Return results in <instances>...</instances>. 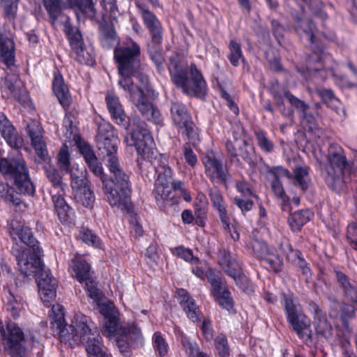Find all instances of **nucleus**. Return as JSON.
Instances as JSON below:
<instances>
[{
    "label": "nucleus",
    "instance_id": "34",
    "mask_svg": "<svg viewBox=\"0 0 357 357\" xmlns=\"http://www.w3.org/2000/svg\"><path fill=\"white\" fill-rule=\"evenodd\" d=\"M60 192L61 191L59 190L57 192L53 194V190H51L52 199L60 220L63 222H67L70 216V207Z\"/></svg>",
    "mask_w": 357,
    "mask_h": 357
},
{
    "label": "nucleus",
    "instance_id": "43",
    "mask_svg": "<svg viewBox=\"0 0 357 357\" xmlns=\"http://www.w3.org/2000/svg\"><path fill=\"white\" fill-rule=\"evenodd\" d=\"M171 251L173 255L190 263L192 266L198 265L199 263V259L193 256L192 250L184 246H178L172 248Z\"/></svg>",
    "mask_w": 357,
    "mask_h": 357
},
{
    "label": "nucleus",
    "instance_id": "57",
    "mask_svg": "<svg viewBox=\"0 0 357 357\" xmlns=\"http://www.w3.org/2000/svg\"><path fill=\"white\" fill-rule=\"evenodd\" d=\"M173 187L175 193L179 194L185 201L190 202L192 200L190 193L185 189L183 182L181 181H174Z\"/></svg>",
    "mask_w": 357,
    "mask_h": 357
},
{
    "label": "nucleus",
    "instance_id": "49",
    "mask_svg": "<svg viewBox=\"0 0 357 357\" xmlns=\"http://www.w3.org/2000/svg\"><path fill=\"white\" fill-rule=\"evenodd\" d=\"M101 43L105 48H111L116 42V33L113 28H100Z\"/></svg>",
    "mask_w": 357,
    "mask_h": 357
},
{
    "label": "nucleus",
    "instance_id": "19",
    "mask_svg": "<svg viewBox=\"0 0 357 357\" xmlns=\"http://www.w3.org/2000/svg\"><path fill=\"white\" fill-rule=\"evenodd\" d=\"M71 187L75 200L86 207L91 206L95 201L93 192L88 185L84 171L79 174L72 173Z\"/></svg>",
    "mask_w": 357,
    "mask_h": 357
},
{
    "label": "nucleus",
    "instance_id": "31",
    "mask_svg": "<svg viewBox=\"0 0 357 357\" xmlns=\"http://www.w3.org/2000/svg\"><path fill=\"white\" fill-rule=\"evenodd\" d=\"M2 96L6 98H13L21 104H26L29 101V97L26 94H22L17 86V83H13V80L8 77H5L2 81L1 86Z\"/></svg>",
    "mask_w": 357,
    "mask_h": 357
},
{
    "label": "nucleus",
    "instance_id": "11",
    "mask_svg": "<svg viewBox=\"0 0 357 357\" xmlns=\"http://www.w3.org/2000/svg\"><path fill=\"white\" fill-rule=\"evenodd\" d=\"M105 319V335L109 337H116V344L121 352H127L132 344H141L142 343V333L137 326H132L128 330H120L117 314Z\"/></svg>",
    "mask_w": 357,
    "mask_h": 357
},
{
    "label": "nucleus",
    "instance_id": "54",
    "mask_svg": "<svg viewBox=\"0 0 357 357\" xmlns=\"http://www.w3.org/2000/svg\"><path fill=\"white\" fill-rule=\"evenodd\" d=\"M0 196L5 201L13 203L16 206L20 205L21 203L20 199L14 195L13 190L4 184H0Z\"/></svg>",
    "mask_w": 357,
    "mask_h": 357
},
{
    "label": "nucleus",
    "instance_id": "36",
    "mask_svg": "<svg viewBox=\"0 0 357 357\" xmlns=\"http://www.w3.org/2000/svg\"><path fill=\"white\" fill-rule=\"evenodd\" d=\"M0 131L2 137L10 147L19 149L22 146V140L17 137L16 130L10 123L0 127Z\"/></svg>",
    "mask_w": 357,
    "mask_h": 357
},
{
    "label": "nucleus",
    "instance_id": "60",
    "mask_svg": "<svg viewBox=\"0 0 357 357\" xmlns=\"http://www.w3.org/2000/svg\"><path fill=\"white\" fill-rule=\"evenodd\" d=\"M234 203L242 211H249L253 206V202L250 199V197H247V199L235 197Z\"/></svg>",
    "mask_w": 357,
    "mask_h": 357
},
{
    "label": "nucleus",
    "instance_id": "63",
    "mask_svg": "<svg viewBox=\"0 0 357 357\" xmlns=\"http://www.w3.org/2000/svg\"><path fill=\"white\" fill-rule=\"evenodd\" d=\"M237 190L245 197H254L251 188L248 183L245 181H239L236 185Z\"/></svg>",
    "mask_w": 357,
    "mask_h": 357
},
{
    "label": "nucleus",
    "instance_id": "29",
    "mask_svg": "<svg viewBox=\"0 0 357 357\" xmlns=\"http://www.w3.org/2000/svg\"><path fill=\"white\" fill-rule=\"evenodd\" d=\"M176 296L188 317L193 322L198 321L200 315L199 310L188 293L185 289H181L177 290Z\"/></svg>",
    "mask_w": 357,
    "mask_h": 357
},
{
    "label": "nucleus",
    "instance_id": "27",
    "mask_svg": "<svg viewBox=\"0 0 357 357\" xmlns=\"http://www.w3.org/2000/svg\"><path fill=\"white\" fill-rule=\"evenodd\" d=\"M87 294L96 303L100 312L105 319L117 314L113 303L102 296L97 286L88 287Z\"/></svg>",
    "mask_w": 357,
    "mask_h": 357
},
{
    "label": "nucleus",
    "instance_id": "23",
    "mask_svg": "<svg viewBox=\"0 0 357 357\" xmlns=\"http://www.w3.org/2000/svg\"><path fill=\"white\" fill-rule=\"evenodd\" d=\"M252 248L257 257L268 265V268L275 272L281 270L282 261L275 253L274 248L268 247L265 242L257 240L253 241Z\"/></svg>",
    "mask_w": 357,
    "mask_h": 357
},
{
    "label": "nucleus",
    "instance_id": "17",
    "mask_svg": "<svg viewBox=\"0 0 357 357\" xmlns=\"http://www.w3.org/2000/svg\"><path fill=\"white\" fill-rule=\"evenodd\" d=\"M218 263L241 289L245 291H248L249 280L242 273L240 264L231 256L230 252L225 250H221L219 254Z\"/></svg>",
    "mask_w": 357,
    "mask_h": 357
},
{
    "label": "nucleus",
    "instance_id": "10",
    "mask_svg": "<svg viewBox=\"0 0 357 357\" xmlns=\"http://www.w3.org/2000/svg\"><path fill=\"white\" fill-rule=\"evenodd\" d=\"M97 142L109 172L122 169L116 155L119 140L112 125L103 123L99 126Z\"/></svg>",
    "mask_w": 357,
    "mask_h": 357
},
{
    "label": "nucleus",
    "instance_id": "28",
    "mask_svg": "<svg viewBox=\"0 0 357 357\" xmlns=\"http://www.w3.org/2000/svg\"><path fill=\"white\" fill-rule=\"evenodd\" d=\"M3 299L7 310L14 319L17 318L24 310V303L15 288L6 289Z\"/></svg>",
    "mask_w": 357,
    "mask_h": 357
},
{
    "label": "nucleus",
    "instance_id": "61",
    "mask_svg": "<svg viewBox=\"0 0 357 357\" xmlns=\"http://www.w3.org/2000/svg\"><path fill=\"white\" fill-rule=\"evenodd\" d=\"M234 138L236 141V146L240 147L242 144H246L245 139L244 138V129L241 125H237L233 132Z\"/></svg>",
    "mask_w": 357,
    "mask_h": 357
},
{
    "label": "nucleus",
    "instance_id": "45",
    "mask_svg": "<svg viewBox=\"0 0 357 357\" xmlns=\"http://www.w3.org/2000/svg\"><path fill=\"white\" fill-rule=\"evenodd\" d=\"M181 342L188 357H209L201 352L197 344L191 342L185 335H181Z\"/></svg>",
    "mask_w": 357,
    "mask_h": 357
},
{
    "label": "nucleus",
    "instance_id": "41",
    "mask_svg": "<svg viewBox=\"0 0 357 357\" xmlns=\"http://www.w3.org/2000/svg\"><path fill=\"white\" fill-rule=\"evenodd\" d=\"M294 183L302 190H305L310 184L308 168L307 167H296L294 170Z\"/></svg>",
    "mask_w": 357,
    "mask_h": 357
},
{
    "label": "nucleus",
    "instance_id": "50",
    "mask_svg": "<svg viewBox=\"0 0 357 357\" xmlns=\"http://www.w3.org/2000/svg\"><path fill=\"white\" fill-rule=\"evenodd\" d=\"M336 276L338 282L344 288L346 294L357 303V291L348 282L346 275L340 271H337Z\"/></svg>",
    "mask_w": 357,
    "mask_h": 357
},
{
    "label": "nucleus",
    "instance_id": "38",
    "mask_svg": "<svg viewBox=\"0 0 357 357\" xmlns=\"http://www.w3.org/2000/svg\"><path fill=\"white\" fill-rule=\"evenodd\" d=\"M102 6L104 10L103 20L105 23L109 22L112 26L118 22L120 13L116 5L115 0H102Z\"/></svg>",
    "mask_w": 357,
    "mask_h": 357
},
{
    "label": "nucleus",
    "instance_id": "3",
    "mask_svg": "<svg viewBox=\"0 0 357 357\" xmlns=\"http://www.w3.org/2000/svg\"><path fill=\"white\" fill-rule=\"evenodd\" d=\"M105 101L113 121L128 130L125 144L128 146H135L142 159L151 161L154 156L155 144L146 124L138 118H133L128 123L123 106L114 93H108Z\"/></svg>",
    "mask_w": 357,
    "mask_h": 357
},
{
    "label": "nucleus",
    "instance_id": "22",
    "mask_svg": "<svg viewBox=\"0 0 357 357\" xmlns=\"http://www.w3.org/2000/svg\"><path fill=\"white\" fill-rule=\"evenodd\" d=\"M206 276L211 284V293L218 304L228 311L233 310V301L230 293L222 287V280L216 271L210 270Z\"/></svg>",
    "mask_w": 357,
    "mask_h": 357
},
{
    "label": "nucleus",
    "instance_id": "62",
    "mask_svg": "<svg viewBox=\"0 0 357 357\" xmlns=\"http://www.w3.org/2000/svg\"><path fill=\"white\" fill-rule=\"evenodd\" d=\"M317 93L326 104H329L331 102L334 100H337L335 97L333 92L330 89H317Z\"/></svg>",
    "mask_w": 357,
    "mask_h": 357
},
{
    "label": "nucleus",
    "instance_id": "42",
    "mask_svg": "<svg viewBox=\"0 0 357 357\" xmlns=\"http://www.w3.org/2000/svg\"><path fill=\"white\" fill-rule=\"evenodd\" d=\"M78 238L89 245L96 248H102V244L100 238L87 228H82L79 231Z\"/></svg>",
    "mask_w": 357,
    "mask_h": 357
},
{
    "label": "nucleus",
    "instance_id": "24",
    "mask_svg": "<svg viewBox=\"0 0 357 357\" xmlns=\"http://www.w3.org/2000/svg\"><path fill=\"white\" fill-rule=\"evenodd\" d=\"M136 6L139 14L142 15L144 25L149 29L151 35L152 42L155 45L160 44L162 40V29L159 20L145 5L141 4L139 1H137Z\"/></svg>",
    "mask_w": 357,
    "mask_h": 357
},
{
    "label": "nucleus",
    "instance_id": "53",
    "mask_svg": "<svg viewBox=\"0 0 357 357\" xmlns=\"http://www.w3.org/2000/svg\"><path fill=\"white\" fill-rule=\"evenodd\" d=\"M215 347L220 357H229V348L225 335H220L215 338Z\"/></svg>",
    "mask_w": 357,
    "mask_h": 357
},
{
    "label": "nucleus",
    "instance_id": "14",
    "mask_svg": "<svg viewBox=\"0 0 357 357\" xmlns=\"http://www.w3.org/2000/svg\"><path fill=\"white\" fill-rule=\"evenodd\" d=\"M63 126L66 128V138L69 140H74L80 153L83 155L90 170L97 175H101L102 166L98 162L97 158L91 146L82 140L77 133H74L75 128L73 127V121L70 114H66L63 119Z\"/></svg>",
    "mask_w": 357,
    "mask_h": 357
},
{
    "label": "nucleus",
    "instance_id": "8",
    "mask_svg": "<svg viewBox=\"0 0 357 357\" xmlns=\"http://www.w3.org/2000/svg\"><path fill=\"white\" fill-rule=\"evenodd\" d=\"M155 166L157 179L155 183L154 195L156 202L160 207L174 206L178 203V199L175 198L172 179V172L170 167L165 160H158Z\"/></svg>",
    "mask_w": 357,
    "mask_h": 357
},
{
    "label": "nucleus",
    "instance_id": "7",
    "mask_svg": "<svg viewBox=\"0 0 357 357\" xmlns=\"http://www.w3.org/2000/svg\"><path fill=\"white\" fill-rule=\"evenodd\" d=\"M0 172L14 180L15 185L20 193L33 195L35 188L30 181L28 169L21 155L15 158L0 159Z\"/></svg>",
    "mask_w": 357,
    "mask_h": 357
},
{
    "label": "nucleus",
    "instance_id": "4",
    "mask_svg": "<svg viewBox=\"0 0 357 357\" xmlns=\"http://www.w3.org/2000/svg\"><path fill=\"white\" fill-rule=\"evenodd\" d=\"M68 330L75 332L73 335L66 331L61 335L62 340L68 343V347L84 345L88 357H112L103 351L102 343L96 327L93 326L89 328L83 317L75 319L74 325L68 327Z\"/></svg>",
    "mask_w": 357,
    "mask_h": 357
},
{
    "label": "nucleus",
    "instance_id": "56",
    "mask_svg": "<svg viewBox=\"0 0 357 357\" xmlns=\"http://www.w3.org/2000/svg\"><path fill=\"white\" fill-rule=\"evenodd\" d=\"M257 143L259 147L266 152H271L273 149V143L266 137L265 133L262 131H258L255 133Z\"/></svg>",
    "mask_w": 357,
    "mask_h": 357
},
{
    "label": "nucleus",
    "instance_id": "9",
    "mask_svg": "<svg viewBox=\"0 0 357 357\" xmlns=\"http://www.w3.org/2000/svg\"><path fill=\"white\" fill-rule=\"evenodd\" d=\"M328 160L324 174L326 183L331 190L339 192L347 182L344 178L346 159L342 148L336 144L331 145Z\"/></svg>",
    "mask_w": 357,
    "mask_h": 357
},
{
    "label": "nucleus",
    "instance_id": "1",
    "mask_svg": "<svg viewBox=\"0 0 357 357\" xmlns=\"http://www.w3.org/2000/svg\"><path fill=\"white\" fill-rule=\"evenodd\" d=\"M114 54L121 76L119 84L144 118L155 124L160 123L162 121L160 113L153 107L148 98L151 93L148 77L138 71L140 54L139 45L130 40L126 45L116 48Z\"/></svg>",
    "mask_w": 357,
    "mask_h": 357
},
{
    "label": "nucleus",
    "instance_id": "5",
    "mask_svg": "<svg viewBox=\"0 0 357 357\" xmlns=\"http://www.w3.org/2000/svg\"><path fill=\"white\" fill-rule=\"evenodd\" d=\"M113 175L112 181L105 182L103 169L101 175L96 176L101 178L105 188V193L112 207L121 211L130 210V183L129 176L123 169L110 172Z\"/></svg>",
    "mask_w": 357,
    "mask_h": 357
},
{
    "label": "nucleus",
    "instance_id": "13",
    "mask_svg": "<svg viewBox=\"0 0 357 357\" xmlns=\"http://www.w3.org/2000/svg\"><path fill=\"white\" fill-rule=\"evenodd\" d=\"M0 333L12 357H26V349L33 343V339L25 338L22 329L15 323L8 324L6 331L0 326Z\"/></svg>",
    "mask_w": 357,
    "mask_h": 357
},
{
    "label": "nucleus",
    "instance_id": "21",
    "mask_svg": "<svg viewBox=\"0 0 357 357\" xmlns=\"http://www.w3.org/2000/svg\"><path fill=\"white\" fill-rule=\"evenodd\" d=\"M90 269L91 266L85 258L79 255H75L69 264L70 275L79 282L84 284L86 292H88V287L97 286L94 278L91 276Z\"/></svg>",
    "mask_w": 357,
    "mask_h": 357
},
{
    "label": "nucleus",
    "instance_id": "30",
    "mask_svg": "<svg viewBox=\"0 0 357 357\" xmlns=\"http://www.w3.org/2000/svg\"><path fill=\"white\" fill-rule=\"evenodd\" d=\"M269 172L274 177V180L271 183L273 192L278 198L282 199L284 202H288L289 198L285 194L280 179L284 177L291 178V174L287 169L282 167H273L269 170Z\"/></svg>",
    "mask_w": 357,
    "mask_h": 357
},
{
    "label": "nucleus",
    "instance_id": "39",
    "mask_svg": "<svg viewBox=\"0 0 357 357\" xmlns=\"http://www.w3.org/2000/svg\"><path fill=\"white\" fill-rule=\"evenodd\" d=\"M283 249L286 252L287 260L296 266H299L303 270V274L306 275L310 274V268L307 267L306 262L302 258L300 251L293 250L288 244L285 245Z\"/></svg>",
    "mask_w": 357,
    "mask_h": 357
},
{
    "label": "nucleus",
    "instance_id": "47",
    "mask_svg": "<svg viewBox=\"0 0 357 357\" xmlns=\"http://www.w3.org/2000/svg\"><path fill=\"white\" fill-rule=\"evenodd\" d=\"M295 29L299 34H301V32H303V36H305L310 43L314 42L315 36L314 27L310 21L303 20L299 24L295 26Z\"/></svg>",
    "mask_w": 357,
    "mask_h": 357
},
{
    "label": "nucleus",
    "instance_id": "44",
    "mask_svg": "<svg viewBox=\"0 0 357 357\" xmlns=\"http://www.w3.org/2000/svg\"><path fill=\"white\" fill-rule=\"evenodd\" d=\"M45 172L48 179L54 186L53 190H60L64 192L65 188H67L66 185L62 183L61 177L58 171L51 165L45 167Z\"/></svg>",
    "mask_w": 357,
    "mask_h": 357
},
{
    "label": "nucleus",
    "instance_id": "59",
    "mask_svg": "<svg viewBox=\"0 0 357 357\" xmlns=\"http://www.w3.org/2000/svg\"><path fill=\"white\" fill-rule=\"evenodd\" d=\"M347 238L351 245L357 250V225L350 224L347 227Z\"/></svg>",
    "mask_w": 357,
    "mask_h": 357
},
{
    "label": "nucleus",
    "instance_id": "15",
    "mask_svg": "<svg viewBox=\"0 0 357 357\" xmlns=\"http://www.w3.org/2000/svg\"><path fill=\"white\" fill-rule=\"evenodd\" d=\"M72 52L80 63L93 66L95 63L94 50L89 41L84 42L79 31L73 28L66 31Z\"/></svg>",
    "mask_w": 357,
    "mask_h": 357
},
{
    "label": "nucleus",
    "instance_id": "40",
    "mask_svg": "<svg viewBox=\"0 0 357 357\" xmlns=\"http://www.w3.org/2000/svg\"><path fill=\"white\" fill-rule=\"evenodd\" d=\"M58 160L61 169L66 172H70L71 174L72 173L79 174V172L84 171L83 169H79L78 167L75 168V166L70 168V155L66 144H63L58 154Z\"/></svg>",
    "mask_w": 357,
    "mask_h": 357
},
{
    "label": "nucleus",
    "instance_id": "33",
    "mask_svg": "<svg viewBox=\"0 0 357 357\" xmlns=\"http://www.w3.org/2000/svg\"><path fill=\"white\" fill-rule=\"evenodd\" d=\"M172 117L174 123L181 128L191 121V117L184 105L174 102L171 108Z\"/></svg>",
    "mask_w": 357,
    "mask_h": 357
},
{
    "label": "nucleus",
    "instance_id": "12",
    "mask_svg": "<svg viewBox=\"0 0 357 357\" xmlns=\"http://www.w3.org/2000/svg\"><path fill=\"white\" fill-rule=\"evenodd\" d=\"M284 308L287 319L297 335L303 340L311 337V322L310 319L302 312L296 299L291 296L284 298Z\"/></svg>",
    "mask_w": 357,
    "mask_h": 357
},
{
    "label": "nucleus",
    "instance_id": "18",
    "mask_svg": "<svg viewBox=\"0 0 357 357\" xmlns=\"http://www.w3.org/2000/svg\"><path fill=\"white\" fill-rule=\"evenodd\" d=\"M52 314L51 315V326L52 329L56 330L58 335L59 339L60 342L67 346H68V343L63 341L61 338V335L63 334V332L66 331H68V333L70 335H73V333L75 332H70L68 330V327L71 326L72 325H74V322L75 319H77L79 317H83L85 319L86 324L89 326V328H91L93 326H94L93 323L91 321L90 319L86 317L83 314H76L73 316L72 319L70 320V324H66L65 319H64V313H63V307L59 304L53 305L52 307Z\"/></svg>",
    "mask_w": 357,
    "mask_h": 357
},
{
    "label": "nucleus",
    "instance_id": "52",
    "mask_svg": "<svg viewBox=\"0 0 357 357\" xmlns=\"http://www.w3.org/2000/svg\"><path fill=\"white\" fill-rule=\"evenodd\" d=\"M18 0H0L1 6L3 9L4 15L9 20H13L16 15Z\"/></svg>",
    "mask_w": 357,
    "mask_h": 357
},
{
    "label": "nucleus",
    "instance_id": "64",
    "mask_svg": "<svg viewBox=\"0 0 357 357\" xmlns=\"http://www.w3.org/2000/svg\"><path fill=\"white\" fill-rule=\"evenodd\" d=\"M183 155L185 162L192 167H194L197 162V158L193 151L188 146L184 147Z\"/></svg>",
    "mask_w": 357,
    "mask_h": 357
},
{
    "label": "nucleus",
    "instance_id": "6",
    "mask_svg": "<svg viewBox=\"0 0 357 357\" xmlns=\"http://www.w3.org/2000/svg\"><path fill=\"white\" fill-rule=\"evenodd\" d=\"M169 70L173 82L183 93L198 97L205 95L206 84L195 65L191 64L188 69L183 70L180 66L171 61Z\"/></svg>",
    "mask_w": 357,
    "mask_h": 357
},
{
    "label": "nucleus",
    "instance_id": "35",
    "mask_svg": "<svg viewBox=\"0 0 357 357\" xmlns=\"http://www.w3.org/2000/svg\"><path fill=\"white\" fill-rule=\"evenodd\" d=\"M14 43L8 38H0V59L8 66L14 63Z\"/></svg>",
    "mask_w": 357,
    "mask_h": 357
},
{
    "label": "nucleus",
    "instance_id": "51",
    "mask_svg": "<svg viewBox=\"0 0 357 357\" xmlns=\"http://www.w3.org/2000/svg\"><path fill=\"white\" fill-rule=\"evenodd\" d=\"M180 129L182 130L183 132L185 133L189 142L193 146H195L199 142V137L198 130L192 121L184 125Z\"/></svg>",
    "mask_w": 357,
    "mask_h": 357
},
{
    "label": "nucleus",
    "instance_id": "46",
    "mask_svg": "<svg viewBox=\"0 0 357 357\" xmlns=\"http://www.w3.org/2000/svg\"><path fill=\"white\" fill-rule=\"evenodd\" d=\"M152 341L153 347L156 354L160 356H164L167 354L169 351V345L160 333H154Z\"/></svg>",
    "mask_w": 357,
    "mask_h": 357
},
{
    "label": "nucleus",
    "instance_id": "55",
    "mask_svg": "<svg viewBox=\"0 0 357 357\" xmlns=\"http://www.w3.org/2000/svg\"><path fill=\"white\" fill-rule=\"evenodd\" d=\"M284 97L289 100V103L292 106L298 109V111L301 112V115L303 117L304 119H307L306 111L308 106L304 102L298 99L288 92L284 93Z\"/></svg>",
    "mask_w": 357,
    "mask_h": 357
},
{
    "label": "nucleus",
    "instance_id": "37",
    "mask_svg": "<svg viewBox=\"0 0 357 357\" xmlns=\"http://www.w3.org/2000/svg\"><path fill=\"white\" fill-rule=\"evenodd\" d=\"M312 213L309 210H301L294 212L289 218V223L294 231H299L312 217Z\"/></svg>",
    "mask_w": 357,
    "mask_h": 357
},
{
    "label": "nucleus",
    "instance_id": "20",
    "mask_svg": "<svg viewBox=\"0 0 357 357\" xmlns=\"http://www.w3.org/2000/svg\"><path fill=\"white\" fill-rule=\"evenodd\" d=\"M209 196L213 206L218 211L220 220L224 225L225 229L229 233L231 238L236 241L239 234L236 229V223L231 221L227 211L225 202L220 191L217 188H212L210 190Z\"/></svg>",
    "mask_w": 357,
    "mask_h": 357
},
{
    "label": "nucleus",
    "instance_id": "32",
    "mask_svg": "<svg viewBox=\"0 0 357 357\" xmlns=\"http://www.w3.org/2000/svg\"><path fill=\"white\" fill-rule=\"evenodd\" d=\"M52 88L60 104L63 107L68 106L70 102L69 91L67 86L64 84L63 79L61 75L54 74Z\"/></svg>",
    "mask_w": 357,
    "mask_h": 357
},
{
    "label": "nucleus",
    "instance_id": "48",
    "mask_svg": "<svg viewBox=\"0 0 357 357\" xmlns=\"http://www.w3.org/2000/svg\"><path fill=\"white\" fill-rule=\"evenodd\" d=\"M229 47V54L228 59L233 66H237L241 61H243L241 45L234 40H231Z\"/></svg>",
    "mask_w": 357,
    "mask_h": 357
},
{
    "label": "nucleus",
    "instance_id": "2",
    "mask_svg": "<svg viewBox=\"0 0 357 357\" xmlns=\"http://www.w3.org/2000/svg\"><path fill=\"white\" fill-rule=\"evenodd\" d=\"M8 227L13 239L16 240L18 238L28 246L24 248L15 244L13 248L19 271L25 275L40 271L37 278L39 296L45 305L50 306L56 298L57 281L53 278L49 268L41 266L40 257L42 250L38 241L28 227L16 220L8 222Z\"/></svg>",
    "mask_w": 357,
    "mask_h": 357
},
{
    "label": "nucleus",
    "instance_id": "16",
    "mask_svg": "<svg viewBox=\"0 0 357 357\" xmlns=\"http://www.w3.org/2000/svg\"><path fill=\"white\" fill-rule=\"evenodd\" d=\"M44 6L50 17L55 20L63 9L77 8L86 17L94 16V8L91 0H43Z\"/></svg>",
    "mask_w": 357,
    "mask_h": 357
},
{
    "label": "nucleus",
    "instance_id": "25",
    "mask_svg": "<svg viewBox=\"0 0 357 357\" xmlns=\"http://www.w3.org/2000/svg\"><path fill=\"white\" fill-rule=\"evenodd\" d=\"M32 146L41 161L48 160L46 144L43 137V129L38 122L33 121L27 126Z\"/></svg>",
    "mask_w": 357,
    "mask_h": 357
},
{
    "label": "nucleus",
    "instance_id": "26",
    "mask_svg": "<svg viewBox=\"0 0 357 357\" xmlns=\"http://www.w3.org/2000/svg\"><path fill=\"white\" fill-rule=\"evenodd\" d=\"M205 172L212 182L226 183L227 174L221 161L213 155H206L203 158Z\"/></svg>",
    "mask_w": 357,
    "mask_h": 357
},
{
    "label": "nucleus",
    "instance_id": "58",
    "mask_svg": "<svg viewBox=\"0 0 357 357\" xmlns=\"http://www.w3.org/2000/svg\"><path fill=\"white\" fill-rule=\"evenodd\" d=\"M149 52L152 61L155 63L158 70H160L162 68L163 63V57L160 51L158 50L157 48H153L152 47H149Z\"/></svg>",
    "mask_w": 357,
    "mask_h": 357
}]
</instances>
